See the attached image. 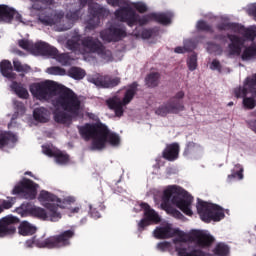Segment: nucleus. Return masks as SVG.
I'll return each mask as SVG.
<instances>
[{
    "mask_svg": "<svg viewBox=\"0 0 256 256\" xmlns=\"http://www.w3.org/2000/svg\"><path fill=\"white\" fill-rule=\"evenodd\" d=\"M176 252L178 256H211L210 253L195 248L189 251L186 247H176Z\"/></svg>",
    "mask_w": 256,
    "mask_h": 256,
    "instance_id": "nucleus-27",
    "label": "nucleus"
},
{
    "mask_svg": "<svg viewBox=\"0 0 256 256\" xmlns=\"http://www.w3.org/2000/svg\"><path fill=\"white\" fill-rule=\"evenodd\" d=\"M247 13L250 17H253L254 21H256V4H252L248 8Z\"/></svg>",
    "mask_w": 256,
    "mask_h": 256,
    "instance_id": "nucleus-62",
    "label": "nucleus"
},
{
    "mask_svg": "<svg viewBox=\"0 0 256 256\" xmlns=\"http://www.w3.org/2000/svg\"><path fill=\"white\" fill-rule=\"evenodd\" d=\"M125 37H127V30L115 25H111L100 32L101 40L106 41V43H119Z\"/></svg>",
    "mask_w": 256,
    "mask_h": 256,
    "instance_id": "nucleus-14",
    "label": "nucleus"
},
{
    "mask_svg": "<svg viewBox=\"0 0 256 256\" xmlns=\"http://www.w3.org/2000/svg\"><path fill=\"white\" fill-rule=\"evenodd\" d=\"M54 158H55L56 163H58L59 165H65V164L69 163V155L64 154L61 151H56Z\"/></svg>",
    "mask_w": 256,
    "mask_h": 256,
    "instance_id": "nucleus-47",
    "label": "nucleus"
},
{
    "mask_svg": "<svg viewBox=\"0 0 256 256\" xmlns=\"http://www.w3.org/2000/svg\"><path fill=\"white\" fill-rule=\"evenodd\" d=\"M81 46L85 53H94L102 59H111V57H113L111 50L107 49V47L103 45V42L97 37L86 36L82 38Z\"/></svg>",
    "mask_w": 256,
    "mask_h": 256,
    "instance_id": "nucleus-9",
    "label": "nucleus"
},
{
    "mask_svg": "<svg viewBox=\"0 0 256 256\" xmlns=\"http://www.w3.org/2000/svg\"><path fill=\"white\" fill-rule=\"evenodd\" d=\"M157 35H159V27L144 28L140 33L142 39H151V37H157Z\"/></svg>",
    "mask_w": 256,
    "mask_h": 256,
    "instance_id": "nucleus-40",
    "label": "nucleus"
},
{
    "mask_svg": "<svg viewBox=\"0 0 256 256\" xmlns=\"http://www.w3.org/2000/svg\"><path fill=\"white\" fill-rule=\"evenodd\" d=\"M139 84L137 82H133L132 84L128 85V89L124 93V97L122 99L123 105H129L135 95H137V88Z\"/></svg>",
    "mask_w": 256,
    "mask_h": 256,
    "instance_id": "nucleus-26",
    "label": "nucleus"
},
{
    "mask_svg": "<svg viewBox=\"0 0 256 256\" xmlns=\"http://www.w3.org/2000/svg\"><path fill=\"white\" fill-rule=\"evenodd\" d=\"M108 5L112 7H121V5H127V0H106Z\"/></svg>",
    "mask_w": 256,
    "mask_h": 256,
    "instance_id": "nucleus-58",
    "label": "nucleus"
},
{
    "mask_svg": "<svg viewBox=\"0 0 256 256\" xmlns=\"http://www.w3.org/2000/svg\"><path fill=\"white\" fill-rule=\"evenodd\" d=\"M11 88L20 99H29V91L19 82H13Z\"/></svg>",
    "mask_w": 256,
    "mask_h": 256,
    "instance_id": "nucleus-30",
    "label": "nucleus"
},
{
    "mask_svg": "<svg viewBox=\"0 0 256 256\" xmlns=\"http://www.w3.org/2000/svg\"><path fill=\"white\" fill-rule=\"evenodd\" d=\"M18 45L19 47H21V49H24L25 51H30V53L33 52L34 43L29 40L21 39L18 41Z\"/></svg>",
    "mask_w": 256,
    "mask_h": 256,
    "instance_id": "nucleus-48",
    "label": "nucleus"
},
{
    "mask_svg": "<svg viewBox=\"0 0 256 256\" xmlns=\"http://www.w3.org/2000/svg\"><path fill=\"white\" fill-rule=\"evenodd\" d=\"M9 200H3L2 201V208L5 211V209H11L13 205H15V197H8Z\"/></svg>",
    "mask_w": 256,
    "mask_h": 256,
    "instance_id": "nucleus-56",
    "label": "nucleus"
},
{
    "mask_svg": "<svg viewBox=\"0 0 256 256\" xmlns=\"http://www.w3.org/2000/svg\"><path fill=\"white\" fill-rule=\"evenodd\" d=\"M13 19H15V21H18L19 23H23V16L19 12H17V10L15 9H14Z\"/></svg>",
    "mask_w": 256,
    "mask_h": 256,
    "instance_id": "nucleus-63",
    "label": "nucleus"
},
{
    "mask_svg": "<svg viewBox=\"0 0 256 256\" xmlns=\"http://www.w3.org/2000/svg\"><path fill=\"white\" fill-rule=\"evenodd\" d=\"M88 13L89 19L86 22V28H88L90 31L97 29V26L101 23V19L109 17V10L98 3L90 4Z\"/></svg>",
    "mask_w": 256,
    "mask_h": 256,
    "instance_id": "nucleus-12",
    "label": "nucleus"
},
{
    "mask_svg": "<svg viewBox=\"0 0 256 256\" xmlns=\"http://www.w3.org/2000/svg\"><path fill=\"white\" fill-rule=\"evenodd\" d=\"M246 86L249 87L251 93H256V74L246 78Z\"/></svg>",
    "mask_w": 256,
    "mask_h": 256,
    "instance_id": "nucleus-52",
    "label": "nucleus"
},
{
    "mask_svg": "<svg viewBox=\"0 0 256 256\" xmlns=\"http://www.w3.org/2000/svg\"><path fill=\"white\" fill-rule=\"evenodd\" d=\"M33 4L31 6V9L34 11H42L43 5H51V2L53 0H30Z\"/></svg>",
    "mask_w": 256,
    "mask_h": 256,
    "instance_id": "nucleus-45",
    "label": "nucleus"
},
{
    "mask_svg": "<svg viewBox=\"0 0 256 256\" xmlns=\"http://www.w3.org/2000/svg\"><path fill=\"white\" fill-rule=\"evenodd\" d=\"M15 15V8L9 5L0 4V23H12Z\"/></svg>",
    "mask_w": 256,
    "mask_h": 256,
    "instance_id": "nucleus-22",
    "label": "nucleus"
},
{
    "mask_svg": "<svg viewBox=\"0 0 256 256\" xmlns=\"http://www.w3.org/2000/svg\"><path fill=\"white\" fill-rule=\"evenodd\" d=\"M39 184L28 178H23L12 190V195H17L21 199L33 200L37 197Z\"/></svg>",
    "mask_w": 256,
    "mask_h": 256,
    "instance_id": "nucleus-10",
    "label": "nucleus"
},
{
    "mask_svg": "<svg viewBox=\"0 0 256 256\" xmlns=\"http://www.w3.org/2000/svg\"><path fill=\"white\" fill-rule=\"evenodd\" d=\"M210 69L212 71H218L219 73H221V69H222L221 62L217 59H214L210 64Z\"/></svg>",
    "mask_w": 256,
    "mask_h": 256,
    "instance_id": "nucleus-57",
    "label": "nucleus"
},
{
    "mask_svg": "<svg viewBox=\"0 0 256 256\" xmlns=\"http://www.w3.org/2000/svg\"><path fill=\"white\" fill-rule=\"evenodd\" d=\"M42 151L44 155H47L48 157H55L57 153V151H53L49 146H42Z\"/></svg>",
    "mask_w": 256,
    "mask_h": 256,
    "instance_id": "nucleus-59",
    "label": "nucleus"
},
{
    "mask_svg": "<svg viewBox=\"0 0 256 256\" xmlns=\"http://www.w3.org/2000/svg\"><path fill=\"white\" fill-rule=\"evenodd\" d=\"M0 73L3 77H6V79H16L17 77V74L13 72V64H11L9 60H2L0 62Z\"/></svg>",
    "mask_w": 256,
    "mask_h": 256,
    "instance_id": "nucleus-24",
    "label": "nucleus"
},
{
    "mask_svg": "<svg viewBox=\"0 0 256 256\" xmlns=\"http://www.w3.org/2000/svg\"><path fill=\"white\" fill-rule=\"evenodd\" d=\"M140 208L144 210L145 217L138 223V231L141 233L145 231V227H149L151 223H159L161 218L159 217V214H157V212H155V210L145 202L140 204Z\"/></svg>",
    "mask_w": 256,
    "mask_h": 256,
    "instance_id": "nucleus-16",
    "label": "nucleus"
},
{
    "mask_svg": "<svg viewBox=\"0 0 256 256\" xmlns=\"http://www.w3.org/2000/svg\"><path fill=\"white\" fill-rule=\"evenodd\" d=\"M65 86L57 84L55 81L46 80L44 82L34 83L30 85V93L39 101H49L57 95Z\"/></svg>",
    "mask_w": 256,
    "mask_h": 256,
    "instance_id": "nucleus-6",
    "label": "nucleus"
},
{
    "mask_svg": "<svg viewBox=\"0 0 256 256\" xmlns=\"http://www.w3.org/2000/svg\"><path fill=\"white\" fill-rule=\"evenodd\" d=\"M13 66L14 71H17V73H29V71H31V67L29 65H23L19 60H14Z\"/></svg>",
    "mask_w": 256,
    "mask_h": 256,
    "instance_id": "nucleus-46",
    "label": "nucleus"
},
{
    "mask_svg": "<svg viewBox=\"0 0 256 256\" xmlns=\"http://www.w3.org/2000/svg\"><path fill=\"white\" fill-rule=\"evenodd\" d=\"M68 75L69 77H71L72 79H75L76 81H81V79H83L86 75L85 70L79 68V67H71L68 70Z\"/></svg>",
    "mask_w": 256,
    "mask_h": 256,
    "instance_id": "nucleus-36",
    "label": "nucleus"
},
{
    "mask_svg": "<svg viewBox=\"0 0 256 256\" xmlns=\"http://www.w3.org/2000/svg\"><path fill=\"white\" fill-rule=\"evenodd\" d=\"M198 147L201 146L195 142H188L183 152L184 157H189V155H195L197 153Z\"/></svg>",
    "mask_w": 256,
    "mask_h": 256,
    "instance_id": "nucleus-42",
    "label": "nucleus"
},
{
    "mask_svg": "<svg viewBox=\"0 0 256 256\" xmlns=\"http://www.w3.org/2000/svg\"><path fill=\"white\" fill-rule=\"evenodd\" d=\"M116 19L122 23H127L129 27H133L137 23V12H135L131 6H123L114 12Z\"/></svg>",
    "mask_w": 256,
    "mask_h": 256,
    "instance_id": "nucleus-18",
    "label": "nucleus"
},
{
    "mask_svg": "<svg viewBox=\"0 0 256 256\" xmlns=\"http://www.w3.org/2000/svg\"><path fill=\"white\" fill-rule=\"evenodd\" d=\"M87 80L89 83H93V85H96V87H99L100 89H113V87H117V85L121 83V78L119 77L112 78L109 75L103 76L101 74L88 76Z\"/></svg>",
    "mask_w": 256,
    "mask_h": 256,
    "instance_id": "nucleus-15",
    "label": "nucleus"
},
{
    "mask_svg": "<svg viewBox=\"0 0 256 256\" xmlns=\"http://www.w3.org/2000/svg\"><path fill=\"white\" fill-rule=\"evenodd\" d=\"M197 212L204 223L219 222L225 219V210L221 206L203 200H198Z\"/></svg>",
    "mask_w": 256,
    "mask_h": 256,
    "instance_id": "nucleus-7",
    "label": "nucleus"
},
{
    "mask_svg": "<svg viewBox=\"0 0 256 256\" xmlns=\"http://www.w3.org/2000/svg\"><path fill=\"white\" fill-rule=\"evenodd\" d=\"M160 78H161V74H159L158 72H151L146 76L145 83L147 87H150V89H155V87L159 86Z\"/></svg>",
    "mask_w": 256,
    "mask_h": 256,
    "instance_id": "nucleus-31",
    "label": "nucleus"
},
{
    "mask_svg": "<svg viewBox=\"0 0 256 256\" xmlns=\"http://www.w3.org/2000/svg\"><path fill=\"white\" fill-rule=\"evenodd\" d=\"M153 20L160 25H171V13H155L153 12Z\"/></svg>",
    "mask_w": 256,
    "mask_h": 256,
    "instance_id": "nucleus-32",
    "label": "nucleus"
},
{
    "mask_svg": "<svg viewBox=\"0 0 256 256\" xmlns=\"http://www.w3.org/2000/svg\"><path fill=\"white\" fill-rule=\"evenodd\" d=\"M39 201H48L50 203H55L58 202L60 203L61 201H59V198L55 195L52 194L51 192L42 190L38 196Z\"/></svg>",
    "mask_w": 256,
    "mask_h": 256,
    "instance_id": "nucleus-38",
    "label": "nucleus"
},
{
    "mask_svg": "<svg viewBox=\"0 0 256 256\" xmlns=\"http://www.w3.org/2000/svg\"><path fill=\"white\" fill-rule=\"evenodd\" d=\"M233 179H243V166L241 164H236L235 169L228 175V181H233Z\"/></svg>",
    "mask_w": 256,
    "mask_h": 256,
    "instance_id": "nucleus-41",
    "label": "nucleus"
},
{
    "mask_svg": "<svg viewBox=\"0 0 256 256\" xmlns=\"http://www.w3.org/2000/svg\"><path fill=\"white\" fill-rule=\"evenodd\" d=\"M238 25L239 23L237 22H221L216 25V29L218 31H232V33H236Z\"/></svg>",
    "mask_w": 256,
    "mask_h": 256,
    "instance_id": "nucleus-35",
    "label": "nucleus"
},
{
    "mask_svg": "<svg viewBox=\"0 0 256 256\" xmlns=\"http://www.w3.org/2000/svg\"><path fill=\"white\" fill-rule=\"evenodd\" d=\"M151 21H154L153 20V12L146 14V15L142 16L141 18H139V16H137V23L140 25V27L147 25V23H149Z\"/></svg>",
    "mask_w": 256,
    "mask_h": 256,
    "instance_id": "nucleus-49",
    "label": "nucleus"
},
{
    "mask_svg": "<svg viewBox=\"0 0 256 256\" xmlns=\"http://www.w3.org/2000/svg\"><path fill=\"white\" fill-rule=\"evenodd\" d=\"M169 247H171V243L165 241V242H160L157 244V249H159V251H167V249H169Z\"/></svg>",
    "mask_w": 256,
    "mask_h": 256,
    "instance_id": "nucleus-61",
    "label": "nucleus"
},
{
    "mask_svg": "<svg viewBox=\"0 0 256 256\" xmlns=\"http://www.w3.org/2000/svg\"><path fill=\"white\" fill-rule=\"evenodd\" d=\"M90 207V217H92V219H99L101 217V213L99 212V210H97V208H93V206H89Z\"/></svg>",
    "mask_w": 256,
    "mask_h": 256,
    "instance_id": "nucleus-60",
    "label": "nucleus"
},
{
    "mask_svg": "<svg viewBox=\"0 0 256 256\" xmlns=\"http://www.w3.org/2000/svg\"><path fill=\"white\" fill-rule=\"evenodd\" d=\"M80 136L84 141H91L93 149H105V145L110 143L117 147L121 143V138L115 132H111L107 125L102 122L86 123L78 128Z\"/></svg>",
    "mask_w": 256,
    "mask_h": 256,
    "instance_id": "nucleus-3",
    "label": "nucleus"
},
{
    "mask_svg": "<svg viewBox=\"0 0 256 256\" xmlns=\"http://www.w3.org/2000/svg\"><path fill=\"white\" fill-rule=\"evenodd\" d=\"M52 105L56 109L62 110L54 112V121L60 123V125H65L72 119L81 117V111H83L81 99L77 93L67 87L61 89L59 95L53 100Z\"/></svg>",
    "mask_w": 256,
    "mask_h": 256,
    "instance_id": "nucleus-2",
    "label": "nucleus"
},
{
    "mask_svg": "<svg viewBox=\"0 0 256 256\" xmlns=\"http://www.w3.org/2000/svg\"><path fill=\"white\" fill-rule=\"evenodd\" d=\"M34 207L35 205L29 202H24L21 204L20 207L16 208V213H18V215H21V217H27V215H31Z\"/></svg>",
    "mask_w": 256,
    "mask_h": 256,
    "instance_id": "nucleus-33",
    "label": "nucleus"
},
{
    "mask_svg": "<svg viewBox=\"0 0 256 256\" xmlns=\"http://www.w3.org/2000/svg\"><path fill=\"white\" fill-rule=\"evenodd\" d=\"M33 117L38 123H47L49 121V110L45 107L36 108L33 112Z\"/></svg>",
    "mask_w": 256,
    "mask_h": 256,
    "instance_id": "nucleus-28",
    "label": "nucleus"
},
{
    "mask_svg": "<svg viewBox=\"0 0 256 256\" xmlns=\"http://www.w3.org/2000/svg\"><path fill=\"white\" fill-rule=\"evenodd\" d=\"M214 39H215L216 41H225V39H227V36H225V35H223V34H216V35L214 36Z\"/></svg>",
    "mask_w": 256,
    "mask_h": 256,
    "instance_id": "nucleus-64",
    "label": "nucleus"
},
{
    "mask_svg": "<svg viewBox=\"0 0 256 256\" xmlns=\"http://www.w3.org/2000/svg\"><path fill=\"white\" fill-rule=\"evenodd\" d=\"M20 220L18 217L8 215L0 219V237H7L13 235L17 231V225Z\"/></svg>",
    "mask_w": 256,
    "mask_h": 256,
    "instance_id": "nucleus-17",
    "label": "nucleus"
},
{
    "mask_svg": "<svg viewBox=\"0 0 256 256\" xmlns=\"http://www.w3.org/2000/svg\"><path fill=\"white\" fill-rule=\"evenodd\" d=\"M81 40V34H74L71 39L66 42L67 49L70 51H79V49H81Z\"/></svg>",
    "mask_w": 256,
    "mask_h": 256,
    "instance_id": "nucleus-29",
    "label": "nucleus"
},
{
    "mask_svg": "<svg viewBox=\"0 0 256 256\" xmlns=\"http://www.w3.org/2000/svg\"><path fill=\"white\" fill-rule=\"evenodd\" d=\"M52 57L63 66L71 65V56L67 53L59 54V50H57L56 55Z\"/></svg>",
    "mask_w": 256,
    "mask_h": 256,
    "instance_id": "nucleus-39",
    "label": "nucleus"
},
{
    "mask_svg": "<svg viewBox=\"0 0 256 256\" xmlns=\"http://www.w3.org/2000/svg\"><path fill=\"white\" fill-rule=\"evenodd\" d=\"M189 237L198 247H211L215 243V237L205 230H192Z\"/></svg>",
    "mask_w": 256,
    "mask_h": 256,
    "instance_id": "nucleus-19",
    "label": "nucleus"
},
{
    "mask_svg": "<svg viewBox=\"0 0 256 256\" xmlns=\"http://www.w3.org/2000/svg\"><path fill=\"white\" fill-rule=\"evenodd\" d=\"M48 73L50 75H66V71L64 68H61L59 66H53V67H50L48 68Z\"/></svg>",
    "mask_w": 256,
    "mask_h": 256,
    "instance_id": "nucleus-53",
    "label": "nucleus"
},
{
    "mask_svg": "<svg viewBox=\"0 0 256 256\" xmlns=\"http://www.w3.org/2000/svg\"><path fill=\"white\" fill-rule=\"evenodd\" d=\"M255 58H256V46L255 45L246 47L241 55L242 61H251V59H255Z\"/></svg>",
    "mask_w": 256,
    "mask_h": 256,
    "instance_id": "nucleus-37",
    "label": "nucleus"
},
{
    "mask_svg": "<svg viewBox=\"0 0 256 256\" xmlns=\"http://www.w3.org/2000/svg\"><path fill=\"white\" fill-rule=\"evenodd\" d=\"M236 34H227V39H229L230 43L228 44L229 55H235L239 57L241 55V51L243 49V45H245V41H255L256 38V26L245 27L242 24L238 23L236 28Z\"/></svg>",
    "mask_w": 256,
    "mask_h": 256,
    "instance_id": "nucleus-5",
    "label": "nucleus"
},
{
    "mask_svg": "<svg viewBox=\"0 0 256 256\" xmlns=\"http://www.w3.org/2000/svg\"><path fill=\"white\" fill-rule=\"evenodd\" d=\"M109 109L115 112L116 117H123V107L125 104H123V101H121L119 98L114 97L110 98L106 101Z\"/></svg>",
    "mask_w": 256,
    "mask_h": 256,
    "instance_id": "nucleus-23",
    "label": "nucleus"
},
{
    "mask_svg": "<svg viewBox=\"0 0 256 256\" xmlns=\"http://www.w3.org/2000/svg\"><path fill=\"white\" fill-rule=\"evenodd\" d=\"M9 143H17V136L13 133L0 134V149L6 147Z\"/></svg>",
    "mask_w": 256,
    "mask_h": 256,
    "instance_id": "nucleus-34",
    "label": "nucleus"
},
{
    "mask_svg": "<svg viewBox=\"0 0 256 256\" xmlns=\"http://www.w3.org/2000/svg\"><path fill=\"white\" fill-rule=\"evenodd\" d=\"M214 254L217 256L229 255V246L224 243H218L214 249Z\"/></svg>",
    "mask_w": 256,
    "mask_h": 256,
    "instance_id": "nucleus-43",
    "label": "nucleus"
},
{
    "mask_svg": "<svg viewBox=\"0 0 256 256\" xmlns=\"http://www.w3.org/2000/svg\"><path fill=\"white\" fill-rule=\"evenodd\" d=\"M79 17H81V10H75V11H70L66 14V19L69 21H79Z\"/></svg>",
    "mask_w": 256,
    "mask_h": 256,
    "instance_id": "nucleus-54",
    "label": "nucleus"
},
{
    "mask_svg": "<svg viewBox=\"0 0 256 256\" xmlns=\"http://www.w3.org/2000/svg\"><path fill=\"white\" fill-rule=\"evenodd\" d=\"M39 21L42 22L43 25H55V19L51 16H39Z\"/></svg>",
    "mask_w": 256,
    "mask_h": 256,
    "instance_id": "nucleus-55",
    "label": "nucleus"
},
{
    "mask_svg": "<svg viewBox=\"0 0 256 256\" xmlns=\"http://www.w3.org/2000/svg\"><path fill=\"white\" fill-rule=\"evenodd\" d=\"M185 92L182 90L177 92L173 97H171L165 104L159 106L155 113L160 117H167V115H178L182 111H185Z\"/></svg>",
    "mask_w": 256,
    "mask_h": 256,
    "instance_id": "nucleus-8",
    "label": "nucleus"
},
{
    "mask_svg": "<svg viewBox=\"0 0 256 256\" xmlns=\"http://www.w3.org/2000/svg\"><path fill=\"white\" fill-rule=\"evenodd\" d=\"M198 31H204L205 33H215V30H213V26H211L207 21L205 20H199L196 25Z\"/></svg>",
    "mask_w": 256,
    "mask_h": 256,
    "instance_id": "nucleus-44",
    "label": "nucleus"
},
{
    "mask_svg": "<svg viewBox=\"0 0 256 256\" xmlns=\"http://www.w3.org/2000/svg\"><path fill=\"white\" fill-rule=\"evenodd\" d=\"M132 7L141 14L147 13V11H149V7H147V4H145V2H134L132 3Z\"/></svg>",
    "mask_w": 256,
    "mask_h": 256,
    "instance_id": "nucleus-50",
    "label": "nucleus"
},
{
    "mask_svg": "<svg viewBox=\"0 0 256 256\" xmlns=\"http://www.w3.org/2000/svg\"><path fill=\"white\" fill-rule=\"evenodd\" d=\"M154 237L156 239H171V237H178L174 239V243H186L185 232L179 229H173L171 226L166 225L157 227L154 230Z\"/></svg>",
    "mask_w": 256,
    "mask_h": 256,
    "instance_id": "nucleus-13",
    "label": "nucleus"
},
{
    "mask_svg": "<svg viewBox=\"0 0 256 256\" xmlns=\"http://www.w3.org/2000/svg\"><path fill=\"white\" fill-rule=\"evenodd\" d=\"M44 207L47 209L34 206L32 209V213L30 215H33V217H37L38 219H42L43 221H46V219H50L52 222H57L59 219H61V212H59V204L47 202L44 204Z\"/></svg>",
    "mask_w": 256,
    "mask_h": 256,
    "instance_id": "nucleus-11",
    "label": "nucleus"
},
{
    "mask_svg": "<svg viewBox=\"0 0 256 256\" xmlns=\"http://www.w3.org/2000/svg\"><path fill=\"white\" fill-rule=\"evenodd\" d=\"M18 233L22 235V237H29L37 233V227L28 221H23L18 226Z\"/></svg>",
    "mask_w": 256,
    "mask_h": 256,
    "instance_id": "nucleus-25",
    "label": "nucleus"
},
{
    "mask_svg": "<svg viewBox=\"0 0 256 256\" xmlns=\"http://www.w3.org/2000/svg\"><path fill=\"white\" fill-rule=\"evenodd\" d=\"M170 203L180 209L184 215L188 217L193 216V196L180 186L172 185L164 190L161 207L168 215L175 217V219H183V214L171 206Z\"/></svg>",
    "mask_w": 256,
    "mask_h": 256,
    "instance_id": "nucleus-1",
    "label": "nucleus"
},
{
    "mask_svg": "<svg viewBox=\"0 0 256 256\" xmlns=\"http://www.w3.org/2000/svg\"><path fill=\"white\" fill-rule=\"evenodd\" d=\"M162 157L166 161H177L179 159V144L172 143L167 145L162 152Z\"/></svg>",
    "mask_w": 256,
    "mask_h": 256,
    "instance_id": "nucleus-21",
    "label": "nucleus"
},
{
    "mask_svg": "<svg viewBox=\"0 0 256 256\" xmlns=\"http://www.w3.org/2000/svg\"><path fill=\"white\" fill-rule=\"evenodd\" d=\"M189 71H195L197 69V54H192L187 60Z\"/></svg>",
    "mask_w": 256,
    "mask_h": 256,
    "instance_id": "nucleus-51",
    "label": "nucleus"
},
{
    "mask_svg": "<svg viewBox=\"0 0 256 256\" xmlns=\"http://www.w3.org/2000/svg\"><path fill=\"white\" fill-rule=\"evenodd\" d=\"M32 53L34 55H48L49 57L57 55V48L49 45L47 42H36L33 45Z\"/></svg>",
    "mask_w": 256,
    "mask_h": 256,
    "instance_id": "nucleus-20",
    "label": "nucleus"
},
{
    "mask_svg": "<svg viewBox=\"0 0 256 256\" xmlns=\"http://www.w3.org/2000/svg\"><path fill=\"white\" fill-rule=\"evenodd\" d=\"M74 237V230H65L58 235L50 236L46 239H37V237H33L26 241V246L31 248L35 245L40 249H61L63 247H69V245H71V240Z\"/></svg>",
    "mask_w": 256,
    "mask_h": 256,
    "instance_id": "nucleus-4",
    "label": "nucleus"
}]
</instances>
